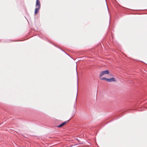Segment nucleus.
Segmentation results:
<instances>
[{
  "instance_id": "1",
  "label": "nucleus",
  "mask_w": 147,
  "mask_h": 147,
  "mask_svg": "<svg viewBox=\"0 0 147 147\" xmlns=\"http://www.w3.org/2000/svg\"><path fill=\"white\" fill-rule=\"evenodd\" d=\"M109 74V71L108 70H106L102 71L101 72L99 75V77L101 78L102 76L106 74Z\"/></svg>"
},
{
  "instance_id": "2",
  "label": "nucleus",
  "mask_w": 147,
  "mask_h": 147,
  "mask_svg": "<svg viewBox=\"0 0 147 147\" xmlns=\"http://www.w3.org/2000/svg\"><path fill=\"white\" fill-rule=\"evenodd\" d=\"M36 7H39V8L40 7V3L39 0H36Z\"/></svg>"
},
{
  "instance_id": "3",
  "label": "nucleus",
  "mask_w": 147,
  "mask_h": 147,
  "mask_svg": "<svg viewBox=\"0 0 147 147\" xmlns=\"http://www.w3.org/2000/svg\"><path fill=\"white\" fill-rule=\"evenodd\" d=\"M68 121H66L63 122L62 123L60 124V125L57 126L58 127H61L63 126L66 123H67L68 122Z\"/></svg>"
},
{
  "instance_id": "4",
  "label": "nucleus",
  "mask_w": 147,
  "mask_h": 147,
  "mask_svg": "<svg viewBox=\"0 0 147 147\" xmlns=\"http://www.w3.org/2000/svg\"><path fill=\"white\" fill-rule=\"evenodd\" d=\"M107 81L108 82H113V81H114V82L116 81V80H115V79L113 78H107Z\"/></svg>"
},
{
  "instance_id": "5",
  "label": "nucleus",
  "mask_w": 147,
  "mask_h": 147,
  "mask_svg": "<svg viewBox=\"0 0 147 147\" xmlns=\"http://www.w3.org/2000/svg\"><path fill=\"white\" fill-rule=\"evenodd\" d=\"M40 9L39 7H37L35 9L34 13L35 14H37L38 12V11Z\"/></svg>"
},
{
  "instance_id": "6",
  "label": "nucleus",
  "mask_w": 147,
  "mask_h": 147,
  "mask_svg": "<svg viewBox=\"0 0 147 147\" xmlns=\"http://www.w3.org/2000/svg\"><path fill=\"white\" fill-rule=\"evenodd\" d=\"M100 78V79L102 80H105L107 81V78Z\"/></svg>"
}]
</instances>
